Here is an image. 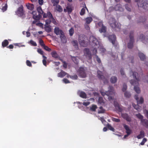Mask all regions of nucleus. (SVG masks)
<instances>
[{
    "label": "nucleus",
    "instance_id": "4",
    "mask_svg": "<svg viewBox=\"0 0 148 148\" xmlns=\"http://www.w3.org/2000/svg\"><path fill=\"white\" fill-rule=\"evenodd\" d=\"M138 7H142L144 9L148 10V1L144 0H135Z\"/></svg>",
    "mask_w": 148,
    "mask_h": 148
},
{
    "label": "nucleus",
    "instance_id": "2",
    "mask_svg": "<svg viewBox=\"0 0 148 148\" xmlns=\"http://www.w3.org/2000/svg\"><path fill=\"white\" fill-rule=\"evenodd\" d=\"M132 73L133 77L135 79L136 81L131 80L130 81V82L132 85L134 86V90L137 93L139 94L140 93V90L139 88L137 86L139 85L138 82L140 80V76L137 72H134Z\"/></svg>",
    "mask_w": 148,
    "mask_h": 148
},
{
    "label": "nucleus",
    "instance_id": "41",
    "mask_svg": "<svg viewBox=\"0 0 148 148\" xmlns=\"http://www.w3.org/2000/svg\"><path fill=\"white\" fill-rule=\"evenodd\" d=\"M107 127L110 130L112 131L113 132H114L115 129L113 128L109 124H108L107 125Z\"/></svg>",
    "mask_w": 148,
    "mask_h": 148
},
{
    "label": "nucleus",
    "instance_id": "19",
    "mask_svg": "<svg viewBox=\"0 0 148 148\" xmlns=\"http://www.w3.org/2000/svg\"><path fill=\"white\" fill-rule=\"evenodd\" d=\"M97 77L99 79L101 80H103L105 78L104 76L103 75L102 72L98 70L97 72Z\"/></svg>",
    "mask_w": 148,
    "mask_h": 148
},
{
    "label": "nucleus",
    "instance_id": "6",
    "mask_svg": "<svg viewBox=\"0 0 148 148\" xmlns=\"http://www.w3.org/2000/svg\"><path fill=\"white\" fill-rule=\"evenodd\" d=\"M134 32L133 31L130 32V42L128 43L127 47L129 49H132L133 47L134 39Z\"/></svg>",
    "mask_w": 148,
    "mask_h": 148
},
{
    "label": "nucleus",
    "instance_id": "53",
    "mask_svg": "<svg viewBox=\"0 0 148 148\" xmlns=\"http://www.w3.org/2000/svg\"><path fill=\"white\" fill-rule=\"evenodd\" d=\"M43 47L44 49L50 52L51 51V49L49 48L48 47L45 46V45H44Z\"/></svg>",
    "mask_w": 148,
    "mask_h": 148
},
{
    "label": "nucleus",
    "instance_id": "54",
    "mask_svg": "<svg viewBox=\"0 0 148 148\" xmlns=\"http://www.w3.org/2000/svg\"><path fill=\"white\" fill-rule=\"evenodd\" d=\"M112 120L113 121L116 122H119L120 121V120L119 119L114 117L112 118Z\"/></svg>",
    "mask_w": 148,
    "mask_h": 148
},
{
    "label": "nucleus",
    "instance_id": "5",
    "mask_svg": "<svg viewBox=\"0 0 148 148\" xmlns=\"http://www.w3.org/2000/svg\"><path fill=\"white\" fill-rule=\"evenodd\" d=\"M86 36L83 34H81L79 36L78 41L80 45L83 47H86L87 45V42L85 41Z\"/></svg>",
    "mask_w": 148,
    "mask_h": 148
},
{
    "label": "nucleus",
    "instance_id": "31",
    "mask_svg": "<svg viewBox=\"0 0 148 148\" xmlns=\"http://www.w3.org/2000/svg\"><path fill=\"white\" fill-rule=\"evenodd\" d=\"M86 9L88 11V9L86 7L85 8H82L81 10V11L80 12V14L81 16L85 14Z\"/></svg>",
    "mask_w": 148,
    "mask_h": 148
},
{
    "label": "nucleus",
    "instance_id": "60",
    "mask_svg": "<svg viewBox=\"0 0 148 148\" xmlns=\"http://www.w3.org/2000/svg\"><path fill=\"white\" fill-rule=\"evenodd\" d=\"M63 81L64 83L65 84L69 83H70V81L67 79L64 78L63 79Z\"/></svg>",
    "mask_w": 148,
    "mask_h": 148
},
{
    "label": "nucleus",
    "instance_id": "24",
    "mask_svg": "<svg viewBox=\"0 0 148 148\" xmlns=\"http://www.w3.org/2000/svg\"><path fill=\"white\" fill-rule=\"evenodd\" d=\"M78 94H79L80 97L83 98H87L86 95V93L83 91H80L78 92Z\"/></svg>",
    "mask_w": 148,
    "mask_h": 148
},
{
    "label": "nucleus",
    "instance_id": "46",
    "mask_svg": "<svg viewBox=\"0 0 148 148\" xmlns=\"http://www.w3.org/2000/svg\"><path fill=\"white\" fill-rule=\"evenodd\" d=\"M124 95L126 98H129L131 96V94L129 92L126 91L125 92Z\"/></svg>",
    "mask_w": 148,
    "mask_h": 148
},
{
    "label": "nucleus",
    "instance_id": "22",
    "mask_svg": "<svg viewBox=\"0 0 148 148\" xmlns=\"http://www.w3.org/2000/svg\"><path fill=\"white\" fill-rule=\"evenodd\" d=\"M144 136L145 132L143 131L142 130L140 131V134L138 135L136 137L138 139H140L143 138Z\"/></svg>",
    "mask_w": 148,
    "mask_h": 148
},
{
    "label": "nucleus",
    "instance_id": "57",
    "mask_svg": "<svg viewBox=\"0 0 148 148\" xmlns=\"http://www.w3.org/2000/svg\"><path fill=\"white\" fill-rule=\"evenodd\" d=\"M147 141V139L145 138H144L143 139L142 141L140 143V144L141 145H144L145 143Z\"/></svg>",
    "mask_w": 148,
    "mask_h": 148
},
{
    "label": "nucleus",
    "instance_id": "34",
    "mask_svg": "<svg viewBox=\"0 0 148 148\" xmlns=\"http://www.w3.org/2000/svg\"><path fill=\"white\" fill-rule=\"evenodd\" d=\"M37 10L38 12L40 14H43L45 13H44L43 11L42 10V8L41 7L39 6L37 8Z\"/></svg>",
    "mask_w": 148,
    "mask_h": 148
},
{
    "label": "nucleus",
    "instance_id": "15",
    "mask_svg": "<svg viewBox=\"0 0 148 148\" xmlns=\"http://www.w3.org/2000/svg\"><path fill=\"white\" fill-rule=\"evenodd\" d=\"M123 126L124 128L126 130V133L127 134H128L130 135L132 133V130L130 128L129 126L128 125L125 124H123Z\"/></svg>",
    "mask_w": 148,
    "mask_h": 148
},
{
    "label": "nucleus",
    "instance_id": "18",
    "mask_svg": "<svg viewBox=\"0 0 148 148\" xmlns=\"http://www.w3.org/2000/svg\"><path fill=\"white\" fill-rule=\"evenodd\" d=\"M140 124L146 128L148 129V120L146 119H144L140 122Z\"/></svg>",
    "mask_w": 148,
    "mask_h": 148
},
{
    "label": "nucleus",
    "instance_id": "28",
    "mask_svg": "<svg viewBox=\"0 0 148 148\" xmlns=\"http://www.w3.org/2000/svg\"><path fill=\"white\" fill-rule=\"evenodd\" d=\"M100 92L102 96H104L105 95H106L108 97V98L109 99H112V97H111L110 95L108 93V91H106V92H104L101 91Z\"/></svg>",
    "mask_w": 148,
    "mask_h": 148
},
{
    "label": "nucleus",
    "instance_id": "33",
    "mask_svg": "<svg viewBox=\"0 0 148 148\" xmlns=\"http://www.w3.org/2000/svg\"><path fill=\"white\" fill-rule=\"evenodd\" d=\"M86 23L87 24H90L92 21V19L91 17H88L86 18Z\"/></svg>",
    "mask_w": 148,
    "mask_h": 148
},
{
    "label": "nucleus",
    "instance_id": "45",
    "mask_svg": "<svg viewBox=\"0 0 148 148\" xmlns=\"http://www.w3.org/2000/svg\"><path fill=\"white\" fill-rule=\"evenodd\" d=\"M70 78L72 79L76 80L78 78V76L76 74H74L73 75L70 76Z\"/></svg>",
    "mask_w": 148,
    "mask_h": 148
},
{
    "label": "nucleus",
    "instance_id": "51",
    "mask_svg": "<svg viewBox=\"0 0 148 148\" xmlns=\"http://www.w3.org/2000/svg\"><path fill=\"white\" fill-rule=\"evenodd\" d=\"M41 17V16L39 14L38 15L33 16V18L36 20H39Z\"/></svg>",
    "mask_w": 148,
    "mask_h": 148
},
{
    "label": "nucleus",
    "instance_id": "40",
    "mask_svg": "<svg viewBox=\"0 0 148 148\" xmlns=\"http://www.w3.org/2000/svg\"><path fill=\"white\" fill-rule=\"evenodd\" d=\"M42 56H43V57L44 58V59L42 60L43 64L44 66H47L46 59H47V58L46 56H44V55Z\"/></svg>",
    "mask_w": 148,
    "mask_h": 148
},
{
    "label": "nucleus",
    "instance_id": "30",
    "mask_svg": "<svg viewBox=\"0 0 148 148\" xmlns=\"http://www.w3.org/2000/svg\"><path fill=\"white\" fill-rule=\"evenodd\" d=\"M117 79L116 77L112 76L111 78L110 81L111 83L114 84L116 82Z\"/></svg>",
    "mask_w": 148,
    "mask_h": 148
},
{
    "label": "nucleus",
    "instance_id": "11",
    "mask_svg": "<svg viewBox=\"0 0 148 148\" xmlns=\"http://www.w3.org/2000/svg\"><path fill=\"white\" fill-rule=\"evenodd\" d=\"M114 105L116 110L119 112H121L122 111V106L121 105H120L117 102L114 101Z\"/></svg>",
    "mask_w": 148,
    "mask_h": 148
},
{
    "label": "nucleus",
    "instance_id": "43",
    "mask_svg": "<svg viewBox=\"0 0 148 148\" xmlns=\"http://www.w3.org/2000/svg\"><path fill=\"white\" fill-rule=\"evenodd\" d=\"M99 108L100 110L98 111L99 113H103L105 112V110L102 107L100 106Z\"/></svg>",
    "mask_w": 148,
    "mask_h": 148
},
{
    "label": "nucleus",
    "instance_id": "3",
    "mask_svg": "<svg viewBox=\"0 0 148 148\" xmlns=\"http://www.w3.org/2000/svg\"><path fill=\"white\" fill-rule=\"evenodd\" d=\"M109 23L113 30L115 31H120V26L114 18H110L109 20Z\"/></svg>",
    "mask_w": 148,
    "mask_h": 148
},
{
    "label": "nucleus",
    "instance_id": "25",
    "mask_svg": "<svg viewBox=\"0 0 148 148\" xmlns=\"http://www.w3.org/2000/svg\"><path fill=\"white\" fill-rule=\"evenodd\" d=\"M138 55L141 60L144 61V60L145 59V56L143 53L141 52H139L138 53Z\"/></svg>",
    "mask_w": 148,
    "mask_h": 148
},
{
    "label": "nucleus",
    "instance_id": "13",
    "mask_svg": "<svg viewBox=\"0 0 148 148\" xmlns=\"http://www.w3.org/2000/svg\"><path fill=\"white\" fill-rule=\"evenodd\" d=\"M110 8L111 9L114 8L116 11H119L121 12L123 11L124 10L123 8L122 7V6L120 4H117L115 6L114 8L113 7H111Z\"/></svg>",
    "mask_w": 148,
    "mask_h": 148
},
{
    "label": "nucleus",
    "instance_id": "56",
    "mask_svg": "<svg viewBox=\"0 0 148 148\" xmlns=\"http://www.w3.org/2000/svg\"><path fill=\"white\" fill-rule=\"evenodd\" d=\"M93 49L92 50L93 53V55H95L96 54L97 52V48H95V47H93Z\"/></svg>",
    "mask_w": 148,
    "mask_h": 148
},
{
    "label": "nucleus",
    "instance_id": "1",
    "mask_svg": "<svg viewBox=\"0 0 148 148\" xmlns=\"http://www.w3.org/2000/svg\"><path fill=\"white\" fill-rule=\"evenodd\" d=\"M44 18H48V19L45 21V24L44 25L45 31L48 33H49L51 31V26L49 25L52 22L55 25L57 24V22L53 17L52 14L50 12H48L47 13H44L43 15Z\"/></svg>",
    "mask_w": 148,
    "mask_h": 148
},
{
    "label": "nucleus",
    "instance_id": "47",
    "mask_svg": "<svg viewBox=\"0 0 148 148\" xmlns=\"http://www.w3.org/2000/svg\"><path fill=\"white\" fill-rule=\"evenodd\" d=\"M29 43L34 46H36L37 45L36 43L32 40H31L29 41Z\"/></svg>",
    "mask_w": 148,
    "mask_h": 148
},
{
    "label": "nucleus",
    "instance_id": "26",
    "mask_svg": "<svg viewBox=\"0 0 148 148\" xmlns=\"http://www.w3.org/2000/svg\"><path fill=\"white\" fill-rule=\"evenodd\" d=\"M72 43L76 49H79L78 42L77 40H73L72 42Z\"/></svg>",
    "mask_w": 148,
    "mask_h": 148
},
{
    "label": "nucleus",
    "instance_id": "8",
    "mask_svg": "<svg viewBox=\"0 0 148 148\" xmlns=\"http://www.w3.org/2000/svg\"><path fill=\"white\" fill-rule=\"evenodd\" d=\"M109 41L111 42L115 47H117L118 46V44L116 42V36L114 34L110 35L108 37Z\"/></svg>",
    "mask_w": 148,
    "mask_h": 148
},
{
    "label": "nucleus",
    "instance_id": "38",
    "mask_svg": "<svg viewBox=\"0 0 148 148\" xmlns=\"http://www.w3.org/2000/svg\"><path fill=\"white\" fill-rule=\"evenodd\" d=\"M97 108V106L95 105H93L91 107H90V109L91 111L95 112L96 111V110Z\"/></svg>",
    "mask_w": 148,
    "mask_h": 148
},
{
    "label": "nucleus",
    "instance_id": "36",
    "mask_svg": "<svg viewBox=\"0 0 148 148\" xmlns=\"http://www.w3.org/2000/svg\"><path fill=\"white\" fill-rule=\"evenodd\" d=\"M71 58L72 60L75 64H77L78 63V60L77 58V57H72Z\"/></svg>",
    "mask_w": 148,
    "mask_h": 148
},
{
    "label": "nucleus",
    "instance_id": "39",
    "mask_svg": "<svg viewBox=\"0 0 148 148\" xmlns=\"http://www.w3.org/2000/svg\"><path fill=\"white\" fill-rule=\"evenodd\" d=\"M98 102L99 103L102 105L104 103L103 98L101 97H99Z\"/></svg>",
    "mask_w": 148,
    "mask_h": 148
},
{
    "label": "nucleus",
    "instance_id": "37",
    "mask_svg": "<svg viewBox=\"0 0 148 148\" xmlns=\"http://www.w3.org/2000/svg\"><path fill=\"white\" fill-rule=\"evenodd\" d=\"M136 117L139 119L140 120V122L142 120H143L144 119L143 116L140 114V113H138V114H136Z\"/></svg>",
    "mask_w": 148,
    "mask_h": 148
},
{
    "label": "nucleus",
    "instance_id": "58",
    "mask_svg": "<svg viewBox=\"0 0 148 148\" xmlns=\"http://www.w3.org/2000/svg\"><path fill=\"white\" fill-rule=\"evenodd\" d=\"M125 8L126 10L129 11H130L131 10V9L129 7V5L128 4H126L125 5Z\"/></svg>",
    "mask_w": 148,
    "mask_h": 148
},
{
    "label": "nucleus",
    "instance_id": "49",
    "mask_svg": "<svg viewBox=\"0 0 148 148\" xmlns=\"http://www.w3.org/2000/svg\"><path fill=\"white\" fill-rule=\"evenodd\" d=\"M69 34L70 36H72L74 34V31L73 28H71L69 30Z\"/></svg>",
    "mask_w": 148,
    "mask_h": 148
},
{
    "label": "nucleus",
    "instance_id": "64",
    "mask_svg": "<svg viewBox=\"0 0 148 148\" xmlns=\"http://www.w3.org/2000/svg\"><path fill=\"white\" fill-rule=\"evenodd\" d=\"M90 104V102H84L83 103V104L85 106H87L88 105Z\"/></svg>",
    "mask_w": 148,
    "mask_h": 148
},
{
    "label": "nucleus",
    "instance_id": "42",
    "mask_svg": "<svg viewBox=\"0 0 148 148\" xmlns=\"http://www.w3.org/2000/svg\"><path fill=\"white\" fill-rule=\"evenodd\" d=\"M51 2L53 4V6H56L59 3V0H52Z\"/></svg>",
    "mask_w": 148,
    "mask_h": 148
},
{
    "label": "nucleus",
    "instance_id": "23",
    "mask_svg": "<svg viewBox=\"0 0 148 148\" xmlns=\"http://www.w3.org/2000/svg\"><path fill=\"white\" fill-rule=\"evenodd\" d=\"M51 54L52 57L55 58H58L59 57V56L56 51H52L51 53Z\"/></svg>",
    "mask_w": 148,
    "mask_h": 148
},
{
    "label": "nucleus",
    "instance_id": "52",
    "mask_svg": "<svg viewBox=\"0 0 148 148\" xmlns=\"http://www.w3.org/2000/svg\"><path fill=\"white\" fill-rule=\"evenodd\" d=\"M127 89V86L126 84L125 83L123 84V88L122 89V91L124 92H125Z\"/></svg>",
    "mask_w": 148,
    "mask_h": 148
},
{
    "label": "nucleus",
    "instance_id": "63",
    "mask_svg": "<svg viewBox=\"0 0 148 148\" xmlns=\"http://www.w3.org/2000/svg\"><path fill=\"white\" fill-rule=\"evenodd\" d=\"M38 3L40 5H42L44 3L43 0H38Z\"/></svg>",
    "mask_w": 148,
    "mask_h": 148
},
{
    "label": "nucleus",
    "instance_id": "59",
    "mask_svg": "<svg viewBox=\"0 0 148 148\" xmlns=\"http://www.w3.org/2000/svg\"><path fill=\"white\" fill-rule=\"evenodd\" d=\"M38 52L41 55H43V51L41 49H38L37 50Z\"/></svg>",
    "mask_w": 148,
    "mask_h": 148
},
{
    "label": "nucleus",
    "instance_id": "7",
    "mask_svg": "<svg viewBox=\"0 0 148 148\" xmlns=\"http://www.w3.org/2000/svg\"><path fill=\"white\" fill-rule=\"evenodd\" d=\"M90 41L92 42V45L95 48H98L99 46V42L97 39L93 36L90 37Z\"/></svg>",
    "mask_w": 148,
    "mask_h": 148
},
{
    "label": "nucleus",
    "instance_id": "20",
    "mask_svg": "<svg viewBox=\"0 0 148 148\" xmlns=\"http://www.w3.org/2000/svg\"><path fill=\"white\" fill-rule=\"evenodd\" d=\"M60 37L61 42L64 43H66L67 41V40L65 36L64 35V33H63L60 36Z\"/></svg>",
    "mask_w": 148,
    "mask_h": 148
},
{
    "label": "nucleus",
    "instance_id": "9",
    "mask_svg": "<svg viewBox=\"0 0 148 148\" xmlns=\"http://www.w3.org/2000/svg\"><path fill=\"white\" fill-rule=\"evenodd\" d=\"M24 11L23 9V5H21L19 7L17 11L16 12V14L19 16L24 17Z\"/></svg>",
    "mask_w": 148,
    "mask_h": 148
},
{
    "label": "nucleus",
    "instance_id": "32",
    "mask_svg": "<svg viewBox=\"0 0 148 148\" xmlns=\"http://www.w3.org/2000/svg\"><path fill=\"white\" fill-rule=\"evenodd\" d=\"M110 95H112L113 93V87L112 86H109V90L108 91Z\"/></svg>",
    "mask_w": 148,
    "mask_h": 148
},
{
    "label": "nucleus",
    "instance_id": "61",
    "mask_svg": "<svg viewBox=\"0 0 148 148\" xmlns=\"http://www.w3.org/2000/svg\"><path fill=\"white\" fill-rule=\"evenodd\" d=\"M7 5L6 4L4 6H3L2 8V10H3V12H4L6 11L7 9Z\"/></svg>",
    "mask_w": 148,
    "mask_h": 148
},
{
    "label": "nucleus",
    "instance_id": "10",
    "mask_svg": "<svg viewBox=\"0 0 148 148\" xmlns=\"http://www.w3.org/2000/svg\"><path fill=\"white\" fill-rule=\"evenodd\" d=\"M79 73V75L82 78H85L86 77V75L85 71V70L84 68L80 67L77 71Z\"/></svg>",
    "mask_w": 148,
    "mask_h": 148
},
{
    "label": "nucleus",
    "instance_id": "16",
    "mask_svg": "<svg viewBox=\"0 0 148 148\" xmlns=\"http://www.w3.org/2000/svg\"><path fill=\"white\" fill-rule=\"evenodd\" d=\"M73 9L72 6L71 5H69L67 6L66 9H64V11L65 12H68L69 14H71L72 12Z\"/></svg>",
    "mask_w": 148,
    "mask_h": 148
},
{
    "label": "nucleus",
    "instance_id": "27",
    "mask_svg": "<svg viewBox=\"0 0 148 148\" xmlns=\"http://www.w3.org/2000/svg\"><path fill=\"white\" fill-rule=\"evenodd\" d=\"M9 42L7 40H5L2 42V47L4 48V47H7V46L8 45Z\"/></svg>",
    "mask_w": 148,
    "mask_h": 148
},
{
    "label": "nucleus",
    "instance_id": "62",
    "mask_svg": "<svg viewBox=\"0 0 148 148\" xmlns=\"http://www.w3.org/2000/svg\"><path fill=\"white\" fill-rule=\"evenodd\" d=\"M26 64H27V65L28 66H30V67L32 65L31 62H30L28 60H27Z\"/></svg>",
    "mask_w": 148,
    "mask_h": 148
},
{
    "label": "nucleus",
    "instance_id": "14",
    "mask_svg": "<svg viewBox=\"0 0 148 148\" xmlns=\"http://www.w3.org/2000/svg\"><path fill=\"white\" fill-rule=\"evenodd\" d=\"M122 117L127 121L130 122L131 121V118L127 113H122L121 114Z\"/></svg>",
    "mask_w": 148,
    "mask_h": 148
},
{
    "label": "nucleus",
    "instance_id": "17",
    "mask_svg": "<svg viewBox=\"0 0 148 148\" xmlns=\"http://www.w3.org/2000/svg\"><path fill=\"white\" fill-rule=\"evenodd\" d=\"M84 52L86 56H88L89 59L91 58V55L89 49L86 48H85L84 49Z\"/></svg>",
    "mask_w": 148,
    "mask_h": 148
},
{
    "label": "nucleus",
    "instance_id": "44",
    "mask_svg": "<svg viewBox=\"0 0 148 148\" xmlns=\"http://www.w3.org/2000/svg\"><path fill=\"white\" fill-rule=\"evenodd\" d=\"M26 6L28 9L31 10H33L34 8V5H31V4H29L26 5Z\"/></svg>",
    "mask_w": 148,
    "mask_h": 148
},
{
    "label": "nucleus",
    "instance_id": "21",
    "mask_svg": "<svg viewBox=\"0 0 148 148\" xmlns=\"http://www.w3.org/2000/svg\"><path fill=\"white\" fill-rule=\"evenodd\" d=\"M67 74V73L61 70V72L58 74V76L59 77H62Z\"/></svg>",
    "mask_w": 148,
    "mask_h": 148
},
{
    "label": "nucleus",
    "instance_id": "50",
    "mask_svg": "<svg viewBox=\"0 0 148 148\" xmlns=\"http://www.w3.org/2000/svg\"><path fill=\"white\" fill-rule=\"evenodd\" d=\"M145 39V38L144 36V35H143V34L141 35L140 36L139 38V39L141 40L143 42H144L143 41Z\"/></svg>",
    "mask_w": 148,
    "mask_h": 148
},
{
    "label": "nucleus",
    "instance_id": "12",
    "mask_svg": "<svg viewBox=\"0 0 148 148\" xmlns=\"http://www.w3.org/2000/svg\"><path fill=\"white\" fill-rule=\"evenodd\" d=\"M54 32L57 35H60H60L64 33V32L62 30L60 29L59 27H55V28L54 29Z\"/></svg>",
    "mask_w": 148,
    "mask_h": 148
},
{
    "label": "nucleus",
    "instance_id": "55",
    "mask_svg": "<svg viewBox=\"0 0 148 148\" xmlns=\"http://www.w3.org/2000/svg\"><path fill=\"white\" fill-rule=\"evenodd\" d=\"M39 42L40 45L42 47H43L45 45L43 40L42 39H40L39 40Z\"/></svg>",
    "mask_w": 148,
    "mask_h": 148
},
{
    "label": "nucleus",
    "instance_id": "48",
    "mask_svg": "<svg viewBox=\"0 0 148 148\" xmlns=\"http://www.w3.org/2000/svg\"><path fill=\"white\" fill-rule=\"evenodd\" d=\"M144 101L143 98L142 97H140V100L137 101V103L140 104L142 103Z\"/></svg>",
    "mask_w": 148,
    "mask_h": 148
},
{
    "label": "nucleus",
    "instance_id": "35",
    "mask_svg": "<svg viewBox=\"0 0 148 148\" xmlns=\"http://www.w3.org/2000/svg\"><path fill=\"white\" fill-rule=\"evenodd\" d=\"M99 32L100 33L105 32L106 31V27L104 26H103L99 30Z\"/></svg>",
    "mask_w": 148,
    "mask_h": 148
},
{
    "label": "nucleus",
    "instance_id": "29",
    "mask_svg": "<svg viewBox=\"0 0 148 148\" xmlns=\"http://www.w3.org/2000/svg\"><path fill=\"white\" fill-rule=\"evenodd\" d=\"M56 11L59 12H62L63 11V9L62 7L60 5H56Z\"/></svg>",
    "mask_w": 148,
    "mask_h": 148
}]
</instances>
